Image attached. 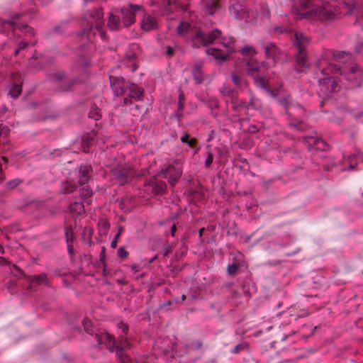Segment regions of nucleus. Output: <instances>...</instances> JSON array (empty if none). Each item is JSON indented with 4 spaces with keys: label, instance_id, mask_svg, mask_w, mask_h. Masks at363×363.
Listing matches in <instances>:
<instances>
[{
    "label": "nucleus",
    "instance_id": "obj_1",
    "mask_svg": "<svg viewBox=\"0 0 363 363\" xmlns=\"http://www.w3.org/2000/svg\"><path fill=\"white\" fill-rule=\"evenodd\" d=\"M316 0H299L300 9H296V13L311 20L321 21H331L335 18V7L328 3L321 6H315Z\"/></svg>",
    "mask_w": 363,
    "mask_h": 363
},
{
    "label": "nucleus",
    "instance_id": "obj_2",
    "mask_svg": "<svg viewBox=\"0 0 363 363\" xmlns=\"http://www.w3.org/2000/svg\"><path fill=\"white\" fill-rule=\"evenodd\" d=\"M320 71L323 75H328V71L339 73L354 87H359L363 82V69L354 62L344 65L330 63L326 68H321Z\"/></svg>",
    "mask_w": 363,
    "mask_h": 363
},
{
    "label": "nucleus",
    "instance_id": "obj_3",
    "mask_svg": "<svg viewBox=\"0 0 363 363\" xmlns=\"http://www.w3.org/2000/svg\"><path fill=\"white\" fill-rule=\"evenodd\" d=\"M103 18L104 14L101 8H96L88 11L85 13V19L87 23L83 28V35H86L89 39V35L91 33L96 35V32H97L102 40H106V34L103 29Z\"/></svg>",
    "mask_w": 363,
    "mask_h": 363
},
{
    "label": "nucleus",
    "instance_id": "obj_4",
    "mask_svg": "<svg viewBox=\"0 0 363 363\" xmlns=\"http://www.w3.org/2000/svg\"><path fill=\"white\" fill-rule=\"evenodd\" d=\"M221 35V31L217 28L206 33L199 29H195L189 36V42L194 48H200L212 44Z\"/></svg>",
    "mask_w": 363,
    "mask_h": 363
},
{
    "label": "nucleus",
    "instance_id": "obj_5",
    "mask_svg": "<svg viewBox=\"0 0 363 363\" xmlns=\"http://www.w3.org/2000/svg\"><path fill=\"white\" fill-rule=\"evenodd\" d=\"M110 174L121 186L131 183L136 177L135 169L126 164H117L113 167L110 169Z\"/></svg>",
    "mask_w": 363,
    "mask_h": 363
},
{
    "label": "nucleus",
    "instance_id": "obj_6",
    "mask_svg": "<svg viewBox=\"0 0 363 363\" xmlns=\"http://www.w3.org/2000/svg\"><path fill=\"white\" fill-rule=\"evenodd\" d=\"M326 67H324L323 65H318L315 74L318 76V74H320L324 77L323 78L318 79L320 90L324 95L329 96L333 93H335L339 91L340 84L337 78L330 76V74L332 73L331 72L328 71L329 74L328 75H323L320 72V69L321 68Z\"/></svg>",
    "mask_w": 363,
    "mask_h": 363
},
{
    "label": "nucleus",
    "instance_id": "obj_7",
    "mask_svg": "<svg viewBox=\"0 0 363 363\" xmlns=\"http://www.w3.org/2000/svg\"><path fill=\"white\" fill-rule=\"evenodd\" d=\"M140 11H143V6L133 4L115 10V13L119 15L124 28H128L135 22V15Z\"/></svg>",
    "mask_w": 363,
    "mask_h": 363
},
{
    "label": "nucleus",
    "instance_id": "obj_8",
    "mask_svg": "<svg viewBox=\"0 0 363 363\" xmlns=\"http://www.w3.org/2000/svg\"><path fill=\"white\" fill-rule=\"evenodd\" d=\"M72 182H77L78 186H83L89 183L93 174V169L90 164H81L74 172Z\"/></svg>",
    "mask_w": 363,
    "mask_h": 363
},
{
    "label": "nucleus",
    "instance_id": "obj_9",
    "mask_svg": "<svg viewBox=\"0 0 363 363\" xmlns=\"http://www.w3.org/2000/svg\"><path fill=\"white\" fill-rule=\"evenodd\" d=\"M116 354L121 363H130V357L125 353V351L129 350L130 344L125 336L120 335L116 342Z\"/></svg>",
    "mask_w": 363,
    "mask_h": 363
},
{
    "label": "nucleus",
    "instance_id": "obj_10",
    "mask_svg": "<svg viewBox=\"0 0 363 363\" xmlns=\"http://www.w3.org/2000/svg\"><path fill=\"white\" fill-rule=\"evenodd\" d=\"M262 47L264 50L266 57L272 58L274 64L286 57L285 53L273 43H262Z\"/></svg>",
    "mask_w": 363,
    "mask_h": 363
},
{
    "label": "nucleus",
    "instance_id": "obj_11",
    "mask_svg": "<svg viewBox=\"0 0 363 363\" xmlns=\"http://www.w3.org/2000/svg\"><path fill=\"white\" fill-rule=\"evenodd\" d=\"M303 140L308 145V149L315 148L318 150H326L327 144L320 138L316 132L313 135H307L303 137Z\"/></svg>",
    "mask_w": 363,
    "mask_h": 363
},
{
    "label": "nucleus",
    "instance_id": "obj_12",
    "mask_svg": "<svg viewBox=\"0 0 363 363\" xmlns=\"http://www.w3.org/2000/svg\"><path fill=\"white\" fill-rule=\"evenodd\" d=\"M126 91H128V97H125L123 99V105H127L132 103V99L137 101L143 100V89L138 87L135 84L129 83L128 85H127Z\"/></svg>",
    "mask_w": 363,
    "mask_h": 363
},
{
    "label": "nucleus",
    "instance_id": "obj_13",
    "mask_svg": "<svg viewBox=\"0 0 363 363\" xmlns=\"http://www.w3.org/2000/svg\"><path fill=\"white\" fill-rule=\"evenodd\" d=\"M21 14H15L14 16H11L9 20L5 21V23L9 24L13 28V30H16V28H18L19 30L24 31V33L26 35H28L30 36L34 35V30L33 28L24 24H18V22L21 18Z\"/></svg>",
    "mask_w": 363,
    "mask_h": 363
},
{
    "label": "nucleus",
    "instance_id": "obj_14",
    "mask_svg": "<svg viewBox=\"0 0 363 363\" xmlns=\"http://www.w3.org/2000/svg\"><path fill=\"white\" fill-rule=\"evenodd\" d=\"M111 89L116 95L123 94L127 89L128 82H125L123 78L118 77H109Z\"/></svg>",
    "mask_w": 363,
    "mask_h": 363
},
{
    "label": "nucleus",
    "instance_id": "obj_15",
    "mask_svg": "<svg viewBox=\"0 0 363 363\" xmlns=\"http://www.w3.org/2000/svg\"><path fill=\"white\" fill-rule=\"evenodd\" d=\"M93 337L96 342V346L101 344L108 345L116 341L114 336L106 331L95 333L93 335Z\"/></svg>",
    "mask_w": 363,
    "mask_h": 363
},
{
    "label": "nucleus",
    "instance_id": "obj_16",
    "mask_svg": "<svg viewBox=\"0 0 363 363\" xmlns=\"http://www.w3.org/2000/svg\"><path fill=\"white\" fill-rule=\"evenodd\" d=\"M206 53L208 55H212L215 60H218L219 63H223L230 58L231 53L228 51H223L220 49L216 48H210L206 50Z\"/></svg>",
    "mask_w": 363,
    "mask_h": 363
},
{
    "label": "nucleus",
    "instance_id": "obj_17",
    "mask_svg": "<svg viewBox=\"0 0 363 363\" xmlns=\"http://www.w3.org/2000/svg\"><path fill=\"white\" fill-rule=\"evenodd\" d=\"M203 63L202 62H196L192 68V75L195 82L198 84H202L205 80V76L202 71Z\"/></svg>",
    "mask_w": 363,
    "mask_h": 363
},
{
    "label": "nucleus",
    "instance_id": "obj_18",
    "mask_svg": "<svg viewBox=\"0 0 363 363\" xmlns=\"http://www.w3.org/2000/svg\"><path fill=\"white\" fill-rule=\"evenodd\" d=\"M107 26L110 30L117 31L123 28V23L118 13H110L107 22Z\"/></svg>",
    "mask_w": 363,
    "mask_h": 363
},
{
    "label": "nucleus",
    "instance_id": "obj_19",
    "mask_svg": "<svg viewBox=\"0 0 363 363\" xmlns=\"http://www.w3.org/2000/svg\"><path fill=\"white\" fill-rule=\"evenodd\" d=\"M308 62L306 57V50H298L296 53V67L298 72H303V68L308 67Z\"/></svg>",
    "mask_w": 363,
    "mask_h": 363
},
{
    "label": "nucleus",
    "instance_id": "obj_20",
    "mask_svg": "<svg viewBox=\"0 0 363 363\" xmlns=\"http://www.w3.org/2000/svg\"><path fill=\"white\" fill-rule=\"evenodd\" d=\"M157 27V23L154 17L149 14H145L143 16V18L141 22V28L143 30L150 31L156 30Z\"/></svg>",
    "mask_w": 363,
    "mask_h": 363
},
{
    "label": "nucleus",
    "instance_id": "obj_21",
    "mask_svg": "<svg viewBox=\"0 0 363 363\" xmlns=\"http://www.w3.org/2000/svg\"><path fill=\"white\" fill-rule=\"evenodd\" d=\"M310 43V38L302 33H296L294 35V44L297 50H306Z\"/></svg>",
    "mask_w": 363,
    "mask_h": 363
},
{
    "label": "nucleus",
    "instance_id": "obj_22",
    "mask_svg": "<svg viewBox=\"0 0 363 363\" xmlns=\"http://www.w3.org/2000/svg\"><path fill=\"white\" fill-rule=\"evenodd\" d=\"M195 29L196 28H194L189 23L182 21L177 27V32L179 35H183L189 40V36L191 35V33H193Z\"/></svg>",
    "mask_w": 363,
    "mask_h": 363
},
{
    "label": "nucleus",
    "instance_id": "obj_23",
    "mask_svg": "<svg viewBox=\"0 0 363 363\" xmlns=\"http://www.w3.org/2000/svg\"><path fill=\"white\" fill-rule=\"evenodd\" d=\"M182 175V169L180 167H175L174 165L170 164V171L167 180L171 186H174L179 182Z\"/></svg>",
    "mask_w": 363,
    "mask_h": 363
},
{
    "label": "nucleus",
    "instance_id": "obj_24",
    "mask_svg": "<svg viewBox=\"0 0 363 363\" xmlns=\"http://www.w3.org/2000/svg\"><path fill=\"white\" fill-rule=\"evenodd\" d=\"M83 80L84 79L82 77H72L69 79L67 82H62L59 85L58 89L62 91H72L74 85L82 83Z\"/></svg>",
    "mask_w": 363,
    "mask_h": 363
},
{
    "label": "nucleus",
    "instance_id": "obj_25",
    "mask_svg": "<svg viewBox=\"0 0 363 363\" xmlns=\"http://www.w3.org/2000/svg\"><path fill=\"white\" fill-rule=\"evenodd\" d=\"M203 12L207 15H213L220 6L218 2L216 0H202Z\"/></svg>",
    "mask_w": 363,
    "mask_h": 363
},
{
    "label": "nucleus",
    "instance_id": "obj_26",
    "mask_svg": "<svg viewBox=\"0 0 363 363\" xmlns=\"http://www.w3.org/2000/svg\"><path fill=\"white\" fill-rule=\"evenodd\" d=\"M245 9L246 7L243 6L241 4L236 2L229 6V12L235 19L240 21Z\"/></svg>",
    "mask_w": 363,
    "mask_h": 363
},
{
    "label": "nucleus",
    "instance_id": "obj_27",
    "mask_svg": "<svg viewBox=\"0 0 363 363\" xmlns=\"http://www.w3.org/2000/svg\"><path fill=\"white\" fill-rule=\"evenodd\" d=\"M136 55L133 51H128L125 53L124 59H123V63L128 67H130L132 72H135L137 68L138 65L136 63Z\"/></svg>",
    "mask_w": 363,
    "mask_h": 363
},
{
    "label": "nucleus",
    "instance_id": "obj_28",
    "mask_svg": "<svg viewBox=\"0 0 363 363\" xmlns=\"http://www.w3.org/2000/svg\"><path fill=\"white\" fill-rule=\"evenodd\" d=\"M332 57L337 62L342 63V65H347L345 61L351 58V53L342 50H334L332 52Z\"/></svg>",
    "mask_w": 363,
    "mask_h": 363
},
{
    "label": "nucleus",
    "instance_id": "obj_29",
    "mask_svg": "<svg viewBox=\"0 0 363 363\" xmlns=\"http://www.w3.org/2000/svg\"><path fill=\"white\" fill-rule=\"evenodd\" d=\"M248 92L250 94V100L249 102L247 103V110H261L262 108V101L259 98H257L250 90H249Z\"/></svg>",
    "mask_w": 363,
    "mask_h": 363
},
{
    "label": "nucleus",
    "instance_id": "obj_30",
    "mask_svg": "<svg viewBox=\"0 0 363 363\" xmlns=\"http://www.w3.org/2000/svg\"><path fill=\"white\" fill-rule=\"evenodd\" d=\"M231 79L233 84L239 89L247 85V82L242 74L236 71L232 72Z\"/></svg>",
    "mask_w": 363,
    "mask_h": 363
},
{
    "label": "nucleus",
    "instance_id": "obj_31",
    "mask_svg": "<svg viewBox=\"0 0 363 363\" xmlns=\"http://www.w3.org/2000/svg\"><path fill=\"white\" fill-rule=\"evenodd\" d=\"M60 191L63 194H69L74 192L78 185L77 184H72L70 181L66 180L61 182Z\"/></svg>",
    "mask_w": 363,
    "mask_h": 363
},
{
    "label": "nucleus",
    "instance_id": "obj_32",
    "mask_svg": "<svg viewBox=\"0 0 363 363\" xmlns=\"http://www.w3.org/2000/svg\"><path fill=\"white\" fill-rule=\"evenodd\" d=\"M89 66V62L82 56L77 57V62L72 66L73 71L80 70L82 72H84L86 67Z\"/></svg>",
    "mask_w": 363,
    "mask_h": 363
},
{
    "label": "nucleus",
    "instance_id": "obj_33",
    "mask_svg": "<svg viewBox=\"0 0 363 363\" xmlns=\"http://www.w3.org/2000/svg\"><path fill=\"white\" fill-rule=\"evenodd\" d=\"M92 195L93 191L89 186H85L81 188L79 190V196L81 199H83L87 205H90L91 203V200L90 199V197Z\"/></svg>",
    "mask_w": 363,
    "mask_h": 363
},
{
    "label": "nucleus",
    "instance_id": "obj_34",
    "mask_svg": "<svg viewBox=\"0 0 363 363\" xmlns=\"http://www.w3.org/2000/svg\"><path fill=\"white\" fill-rule=\"evenodd\" d=\"M232 108L236 111L240 112L242 109L247 110V103L240 100L237 95L231 99Z\"/></svg>",
    "mask_w": 363,
    "mask_h": 363
},
{
    "label": "nucleus",
    "instance_id": "obj_35",
    "mask_svg": "<svg viewBox=\"0 0 363 363\" xmlns=\"http://www.w3.org/2000/svg\"><path fill=\"white\" fill-rule=\"evenodd\" d=\"M22 82L13 83L9 86V95L13 99H16L19 96L22 91Z\"/></svg>",
    "mask_w": 363,
    "mask_h": 363
},
{
    "label": "nucleus",
    "instance_id": "obj_36",
    "mask_svg": "<svg viewBox=\"0 0 363 363\" xmlns=\"http://www.w3.org/2000/svg\"><path fill=\"white\" fill-rule=\"evenodd\" d=\"M69 211L71 213L76 214L79 216L84 212V203L82 201L80 202H73L69 205Z\"/></svg>",
    "mask_w": 363,
    "mask_h": 363
},
{
    "label": "nucleus",
    "instance_id": "obj_37",
    "mask_svg": "<svg viewBox=\"0 0 363 363\" xmlns=\"http://www.w3.org/2000/svg\"><path fill=\"white\" fill-rule=\"evenodd\" d=\"M257 17L255 11L251 9L246 8L240 21H243L246 23L253 22Z\"/></svg>",
    "mask_w": 363,
    "mask_h": 363
},
{
    "label": "nucleus",
    "instance_id": "obj_38",
    "mask_svg": "<svg viewBox=\"0 0 363 363\" xmlns=\"http://www.w3.org/2000/svg\"><path fill=\"white\" fill-rule=\"evenodd\" d=\"M255 81V84L256 86L262 88L267 89L268 86V79L267 77L261 73H259L252 77Z\"/></svg>",
    "mask_w": 363,
    "mask_h": 363
},
{
    "label": "nucleus",
    "instance_id": "obj_39",
    "mask_svg": "<svg viewBox=\"0 0 363 363\" xmlns=\"http://www.w3.org/2000/svg\"><path fill=\"white\" fill-rule=\"evenodd\" d=\"M245 65L247 67L246 71L247 74L252 77L260 73V68L257 62H246Z\"/></svg>",
    "mask_w": 363,
    "mask_h": 363
},
{
    "label": "nucleus",
    "instance_id": "obj_40",
    "mask_svg": "<svg viewBox=\"0 0 363 363\" xmlns=\"http://www.w3.org/2000/svg\"><path fill=\"white\" fill-rule=\"evenodd\" d=\"M220 43L226 49V51H228V53H233L235 52V44L231 38H227L225 36L220 37Z\"/></svg>",
    "mask_w": 363,
    "mask_h": 363
},
{
    "label": "nucleus",
    "instance_id": "obj_41",
    "mask_svg": "<svg viewBox=\"0 0 363 363\" xmlns=\"http://www.w3.org/2000/svg\"><path fill=\"white\" fill-rule=\"evenodd\" d=\"M167 188V184L163 181H156L152 186L153 191L157 195L164 194Z\"/></svg>",
    "mask_w": 363,
    "mask_h": 363
},
{
    "label": "nucleus",
    "instance_id": "obj_42",
    "mask_svg": "<svg viewBox=\"0 0 363 363\" xmlns=\"http://www.w3.org/2000/svg\"><path fill=\"white\" fill-rule=\"evenodd\" d=\"M30 280L32 282H35L38 284H44L45 285L48 284V279L47 274L45 273H41L38 275H35L30 277Z\"/></svg>",
    "mask_w": 363,
    "mask_h": 363
},
{
    "label": "nucleus",
    "instance_id": "obj_43",
    "mask_svg": "<svg viewBox=\"0 0 363 363\" xmlns=\"http://www.w3.org/2000/svg\"><path fill=\"white\" fill-rule=\"evenodd\" d=\"M89 117L95 121L99 120L101 117V110L95 106H91L89 112Z\"/></svg>",
    "mask_w": 363,
    "mask_h": 363
},
{
    "label": "nucleus",
    "instance_id": "obj_44",
    "mask_svg": "<svg viewBox=\"0 0 363 363\" xmlns=\"http://www.w3.org/2000/svg\"><path fill=\"white\" fill-rule=\"evenodd\" d=\"M278 102L280 105H281L282 106H284L286 109V113L287 114L291 117L292 116V113L291 111V108H289L290 106V100L288 97H283V98H279L278 99Z\"/></svg>",
    "mask_w": 363,
    "mask_h": 363
},
{
    "label": "nucleus",
    "instance_id": "obj_45",
    "mask_svg": "<svg viewBox=\"0 0 363 363\" xmlns=\"http://www.w3.org/2000/svg\"><path fill=\"white\" fill-rule=\"evenodd\" d=\"M289 125L299 131H305L308 128V125L301 120L297 122H290Z\"/></svg>",
    "mask_w": 363,
    "mask_h": 363
},
{
    "label": "nucleus",
    "instance_id": "obj_46",
    "mask_svg": "<svg viewBox=\"0 0 363 363\" xmlns=\"http://www.w3.org/2000/svg\"><path fill=\"white\" fill-rule=\"evenodd\" d=\"M65 235L67 243H73L74 233L71 225H67L65 228Z\"/></svg>",
    "mask_w": 363,
    "mask_h": 363
},
{
    "label": "nucleus",
    "instance_id": "obj_47",
    "mask_svg": "<svg viewBox=\"0 0 363 363\" xmlns=\"http://www.w3.org/2000/svg\"><path fill=\"white\" fill-rule=\"evenodd\" d=\"M219 90H220V93L223 96L230 97V99H232L233 97H234L236 95L235 91L228 86H223L220 87Z\"/></svg>",
    "mask_w": 363,
    "mask_h": 363
},
{
    "label": "nucleus",
    "instance_id": "obj_48",
    "mask_svg": "<svg viewBox=\"0 0 363 363\" xmlns=\"http://www.w3.org/2000/svg\"><path fill=\"white\" fill-rule=\"evenodd\" d=\"M23 182V180L19 178H16L14 179H12L11 181H9L6 183V187L9 189L12 190L14 189L16 187H17L18 185H20Z\"/></svg>",
    "mask_w": 363,
    "mask_h": 363
},
{
    "label": "nucleus",
    "instance_id": "obj_49",
    "mask_svg": "<svg viewBox=\"0 0 363 363\" xmlns=\"http://www.w3.org/2000/svg\"><path fill=\"white\" fill-rule=\"evenodd\" d=\"M240 266L239 264H229L227 267V273L230 276H235Z\"/></svg>",
    "mask_w": 363,
    "mask_h": 363
},
{
    "label": "nucleus",
    "instance_id": "obj_50",
    "mask_svg": "<svg viewBox=\"0 0 363 363\" xmlns=\"http://www.w3.org/2000/svg\"><path fill=\"white\" fill-rule=\"evenodd\" d=\"M83 152H89V146L91 145V143L94 142V138L90 136L86 137L83 140Z\"/></svg>",
    "mask_w": 363,
    "mask_h": 363
},
{
    "label": "nucleus",
    "instance_id": "obj_51",
    "mask_svg": "<svg viewBox=\"0 0 363 363\" xmlns=\"http://www.w3.org/2000/svg\"><path fill=\"white\" fill-rule=\"evenodd\" d=\"M247 346H248V345L247 342H241L235 347V348L232 350V353L238 354L241 351H243V350L247 349Z\"/></svg>",
    "mask_w": 363,
    "mask_h": 363
},
{
    "label": "nucleus",
    "instance_id": "obj_52",
    "mask_svg": "<svg viewBox=\"0 0 363 363\" xmlns=\"http://www.w3.org/2000/svg\"><path fill=\"white\" fill-rule=\"evenodd\" d=\"M122 231H123V228L121 226H120L118 228V232L116 233L114 238L113 239V240L111 242V247H112V248L116 247L117 244H118V239L119 238Z\"/></svg>",
    "mask_w": 363,
    "mask_h": 363
},
{
    "label": "nucleus",
    "instance_id": "obj_53",
    "mask_svg": "<svg viewBox=\"0 0 363 363\" xmlns=\"http://www.w3.org/2000/svg\"><path fill=\"white\" fill-rule=\"evenodd\" d=\"M99 225L101 228L105 232L107 231L110 228V223L105 218H101L99 221Z\"/></svg>",
    "mask_w": 363,
    "mask_h": 363
},
{
    "label": "nucleus",
    "instance_id": "obj_54",
    "mask_svg": "<svg viewBox=\"0 0 363 363\" xmlns=\"http://www.w3.org/2000/svg\"><path fill=\"white\" fill-rule=\"evenodd\" d=\"M51 77L57 81H62L66 78V74L64 72H59L51 74Z\"/></svg>",
    "mask_w": 363,
    "mask_h": 363
},
{
    "label": "nucleus",
    "instance_id": "obj_55",
    "mask_svg": "<svg viewBox=\"0 0 363 363\" xmlns=\"http://www.w3.org/2000/svg\"><path fill=\"white\" fill-rule=\"evenodd\" d=\"M83 325H84V328L85 330V331L89 333V334H91L92 336L94 334H92L91 332L92 331V329L91 328V321L89 320H84L83 321Z\"/></svg>",
    "mask_w": 363,
    "mask_h": 363
},
{
    "label": "nucleus",
    "instance_id": "obj_56",
    "mask_svg": "<svg viewBox=\"0 0 363 363\" xmlns=\"http://www.w3.org/2000/svg\"><path fill=\"white\" fill-rule=\"evenodd\" d=\"M118 255L121 259H125L128 255V252L125 250L124 247H121L118 250Z\"/></svg>",
    "mask_w": 363,
    "mask_h": 363
},
{
    "label": "nucleus",
    "instance_id": "obj_57",
    "mask_svg": "<svg viewBox=\"0 0 363 363\" xmlns=\"http://www.w3.org/2000/svg\"><path fill=\"white\" fill-rule=\"evenodd\" d=\"M213 160V155L211 152H208V156L205 160V167H209Z\"/></svg>",
    "mask_w": 363,
    "mask_h": 363
},
{
    "label": "nucleus",
    "instance_id": "obj_58",
    "mask_svg": "<svg viewBox=\"0 0 363 363\" xmlns=\"http://www.w3.org/2000/svg\"><path fill=\"white\" fill-rule=\"evenodd\" d=\"M118 327L119 329L121 330L122 333H123V336H125L128 332V325L123 322H121L118 324Z\"/></svg>",
    "mask_w": 363,
    "mask_h": 363
},
{
    "label": "nucleus",
    "instance_id": "obj_59",
    "mask_svg": "<svg viewBox=\"0 0 363 363\" xmlns=\"http://www.w3.org/2000/svg\"><path fill=\"white\" fill-rule=\"evenodd\" d=\"M241 52L244 55H250L252 52L255 53L253 48L250 47V46H247V47L242 48V50H241Z\"/></svg>",
    "mask_w": 363,
    "mask_h": 363
},
{
    "label": "nucleus",
    "instance_id": "obj_60",
    "mask_svg": "<svg viewBox=\"0 0 363 363\" xmlns=\"http://www.w3.org/2000/svg\"><path fill=\"white\" fill-rule=\"evenodd\" d=\"M169 171L170 164L167 165V167H162L160 170V173L164 177V178L167 179V177H169Z\"/></svg>",
    "mask_w": 363,
    "mask_h": 363
},
{
    "label": "nucleus",
    "instance_id": "obj_61",
    "mask_svg": "<svg viewBox=\"0 0 363 363\" xmlns=\"http://www.w3.org/2000/svg\"><path fill=\"white\" fill-rule=\"evenodd\" d=\"M13 269L16 272V273L15 274L16 277H24L26 276L23 271L17 265L13 264Z\"/></svg>",
    "mask_w": 363,
    "mask_h": 363
},
{
    "label": "nucleus",
    "instance_id": "obj_62",
    "mask_svg": "<svg viewBox=\"0 0 363 363\" xmlns=\"http://www.w3.org/2000/svg\"><path fill=\"white\" fill-rule=\"evenodd\" d=\"M28 47V42H26V41H23V40H21L20 42L18 43V45H17V48L20 50V51H23L25 49H26Z\"/></svg>",
    "mask_w": 363,
    "mask_h": 363
},
{
    "label": "nucleus",
    "instance_id": "obj_63",
    "mask_svg": "<svg viewBox=\"0 0 363 363\" xmlns=\"http://www.w3.org/2000/svg\"><path fill=\"white\" fill-rule=\"evenodd\" d=\"M106 260V248L105 247H101V250L99 255V261L102 263H104Z\"/></svg>",
    "mask_w": 363,
    "mask_h": 363
},
{
    "label": "nucleus",
    "instance_id": "obj_64",
    "mask_svg": "<svg viewBox=\"0 0 363 363\" xmlns=\"http://www.w3.org/2000/svg\"><path fill=\"white\" fill-rule=\"evenodd\" d=\"M356 22L363 29V13L362 14H359L357 16Z\"/></svg>",
    "mask_w": 363,
    "mask_h": 363
}]
</instances>
